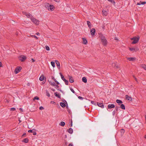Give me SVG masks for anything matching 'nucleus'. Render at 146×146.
Wrapping results in <instances>:
<instances>
[{"mask_svg":"<svg viewBox=\"0 0 146 146\" xmlns=\"http://www.w3.org/2000/svg\"><path fill=\"white\" fill-rule=\"evenodd\" d=\"M78 98L79 99L81 100H82L84 98H83L80 96H79Z\"/></svg>","mask_w":146,"mask_h":146,"instance_id":"09e8293b","label":"nucleus"},{"mask_svg":"<svg viewBox=\"0 0 146 146\" xmlns=\"http://www.w3.org/2000/svg\"><path fill=\"white\" fill-rule=\"evenodd\" d=\"M127 59L129 61H134L136 60V58L135 57H128Z\"/></svg>","mask_w":146,"mask_h":146,"instance_id":"ddd939ff","label":"nucleus"},{"mask_svg":"<svg viewBox=\"0 0 146 146\" xmlns=\"http://www.w3.org/2000/svg\"><path fill=\"white\" fill-rule=\"evenodd\" d=\"M46 95L48 97H50V95L48 92V91L46 90Z\"/></svg>","mask_w":146,"mask_h":146,"instance_id":"473e14b6","label":"nucleus"},{"mask_svg":"<svg viewBox=\"0 0 146 146\" xmlns=\"http://www.w3.org/2000/svg\"><path fill=\"white\" fill-rule=\"evenodd\" d=\"M18 58L21 62H24L26 59L27 57L25 56L21 55L19 56Z\"/></svg>","mask_w":146,"mask_h":146,"instance_id":"20e7f679","label":"nucleus"},{"mask_svg":"<svg viewBox=\"0 0 146 146\" xmlns=\"http://www.w3.org/2000/svg\"><path fill=\"white\" fill-rule=\"evenodd\" d=\"M112 66L113 67H114L116 68H119V66L118 65H117L115 63H113L112 64Z\"/></svg>","mask_w":146,"mask_h":146,"instance_id":"f3484780","label":"nucleus"},{"mask_svg":"<svg viewBox=\"0 0 146 146\" xmlns=\"http://www.w3.org/2000/svg\"><path fill=\"white\" fill-rule=\"evenodd\" d=\"M120 108L123 110H125V105L123 104H122L121 105Z\"/></svg>","mask_w":146,"mask_h":146,"instance_id":"cd10ccee","label":"nucleus"},{"mask_svg":"<svg viewBox=\"0 0 146 146\" xmlns=\"http://www.w3.org/2000/svg\"><path fill=\"white\" fill-rule=\"evenodd\" d=\"M129 50L133 52H136L138 51L139 50V49L137 48H129Z\"/></svg>","mask_w":146,"mask_h":146,"instance_id":"0eeeda50","label":"nucleus"},{"mask_svg":"<svg viewBox=\"0 0 146 146\" xmlns=\"http://www.w3.org/2000/svg\"><path fill=\"white\" fill-rule=\"evenodd\" d=\"M69 126L70 127H71L72 126V120H71V121H70V124Z\"/></svg>","mask_w":146,"mask_h":146,"instance_id":"ea45409f","label":"nucleus"},{"mask_svg":"<svg viewBox=\"0 0 146 146\" xmlns=\"http://www.w3.org/2000/svg\"><path fill=\"white\" fill-rule=\"evenodd\" d=\"M116 113V111L115 110H114L112 112V114L114 116Z\"/></svg>","mask_w":146,"mask_h":146,"instance_id":"79ce46f5","label":"nucleus"},{"mask_svg":"<svg viewBox=\"0 0 146 146\" xmlns=\"http://www.w3.org/2000/svg\"><path fill=\"white\" fill-rule=\"evenodd\" d=\"M51 103L52 104H54V103H55V102H53V101H51Z\"/></svg>","mask_w":146,"mask_h":146,"instance_id":"69168bd1","label":"nucleus"},{"mask_svg":"<svg viewBox=\"0 0 146 146\" xmlns=\"http://www.w3.org/2000/svg\"><path fill=\"white\" fill-rule=\"evenodd\" d=\"M56 64H57V65L58 66V68H60V63L59 62L57 61V60H56Z\"/></svg>","mask_w":146,"mask_h":146,"instance_id":"c756f323","label":"nucleus"},{"mask_svg":"<svg viewBox=\"0 0 146 146\" xmlns=\"http://www.w3.org/2000/svg\"><path fill=\"white\" fill-rule=\"evenodd\" d=\"M82 81L85 83H86L87 82V80L85 77H83L82 78Z\"/></svg>","mask_w":146,"mask_h":146,"instance_id":"a878e982","label":"nucleus"},{"mask_svg":"<svg viewBox=\"0 0 146 146\" xmlns=\"http://www.w3.org/2000/svg\"><path fill=\"white\" fill-rule=\"evenodd\" d=\"M68 133L71 134L73 132V130L72 128H70L68 130Z\"/></svg>","mask_w":146,"mask_h":146,"instance_id":"aec40b11","label":"nucleus"},{"mask_svg":"<svg viewBox=\"0 0 146 146\" xmlns=\"http://www.w3.org/2000/svg\"><path fill=\"white\" fill-rule=\"evenodd\" d=\"M31 60H32V61L33 62H34L35 61V60H34L33 58H32L31 59Z\"/></svg>","mask_w":146,"mask_h":146,"instance_id":"052dcab7","label":"nucleus"},{"mask_svg":"<svg viewBox=\"0 0 146 146\" xmlns=\"http://www.w3.org/2000/svg\"><path fill=\"white\" fill-rule=\"evenodd\" d=\"M2 64L1 62H0V67H2Z\"/></svg>","mask_w":146,"mask_h":146,"instance_id":"0e129e2a","label":"nucleus"},{"mask_svg":"<svg viewBox=\"0 0 146 146\" xmlns=\"http://www.w3.org/2000/svg\"><path fill=\"white\" fill-rule=\"evenodd\" d=\"M69 81L70 82L72 83L74 82V79L71 76H69Z\"/></svg>","mask_w":146,"mask_h":146,"instance_id":"2eb2a0df","label":"nucleus"},{"mask_svg":"<svg viewBox=\"0 0 146 146\" xmlns=\"http://www.w3.org/2000/svg\"><path fill=\"white\" fill-rule=\"evenodd\" d=\"M55 82L57 85H59V83L57 81H56Z\"/></svg>","mask_w":146,"mask_h":146,"instance_id":"5fc2aeb1","label":"nucleus"},{"mask_svg":"<svg viewBox=\"0 0 146 146\" xmlns=\"http://www.w3.org/2000/svg\"><path fill=\"white\" fill-rule=\"evenodd\" d=\"M21 68L22 67L21 66L17 67L14 71V73L15 74H17L21 71Z\"/></svg>","mask_w":146,"mask_h":146,"instance_id":"423d86ee","label":"nucleus"},{"mask_svg":"<svg viewBox=\"0 0 146 146\" xmlns=\"http://www.w3.org/2000/svg\"><path fill=\"white\" fill-rule=\"evenodd\" d=\"M54 95L55 96L57 97L58 98H60V96L59 94L57 92H56L54 93Z\"/></svg>","mask_w":146,"mask_h":146,"instance_id":"b1692460","label":"nucleus"},{"mask_svg":"<svg viewBox=\"0 0 146 146\" xmlns=\"http://www.w3.org/2000/svg\"><path fill=\"white\" fill-rule=\"evenodd\" d=\"M133 77H134V78L135 79V80L137 82V78H136L134 76H133Z\"/></svg>","mask_w":146,"mask_h":146,"instance_id":"603ef678","label":"nucleus"},{"mask_svg":"<svg viewBox=\"0 0 146 146\" xmlns=\"http://www.w3.org/2000/svg\"><path fill=\"white\" fill-rule=\"evenodd\" d=\"M68 146H73V144L72 143H70L69 144Z\"/></svg>","mask_w":146,"mask_h":146,"instance_id":"864d4df0","label":"nucleus"},{"mask_svg":"<svg viewBox=\"0 0 146 146\" xmlns=\"http://www.w3.org/2000/svg\"><path fill=\"white\" fill-rule=\"evenodd\" d=\"M51 64L53 67H55V62L53 61H52L51 62Z\"/></svg>","mask_w":146,"mask_h":146,"instance_id":"72a5a7b5","label":"nucleus"},{"mask_svg":"<svg viewBox=\"0 0 146 146\" xmlns=\"http://www.w3.org/2000/svg\"><path fill=\"white\" fill-rule=\"evenodd\" d=\"M33 100H39V98L37 96H36L35 97H34Z\"/></svg>","mask_w":146,"mask_h":146,"instance_id":"f704fd0d","label":"nucleus"},{"mask_svg":"<svg viewBox=\"0 0 146 146\" xmlns=\"http://www.w3.org/2000/svg\"><path fill=\"white\" fill-rule=\"evenodd\" d=\"M99 37L101 38L102 41L104 45H106L107 44V41L105 36L102 34L100 35Z\"/></svg>","mask_w":146,"mask_h":146,"instance_id":"f03ea898","label":"nucleus"},{"mask_svg":"<svg viewBox=\"0 0 146 146\" xmlns=\"http://www.w3.org/2000/svg\"><path fill=\"white\" fill-rule=\"evenodd\" d=\"M19 110L20 111H23V110L22 108H20Z\"/></svg>","mask_w":146,"mask_h":146,"instance_id":"4d7b16f0","label":"nucleus"},{"mask_svg":"<svg viewBox=\"0 0 146 146\" xmlns=\"http://www.w3.org/2000/svg\"><path fill=\"white\" fill-rule=\"evenodd\" d=\"M91 103L92 104H94L95 105H96V103L94 101H92L91 102Z\"/></svg>","mask_w":146,"mask_h":146,"instance_id":"58836bf2","label":"nucleus"},{"mask_svg":"<svg viewBox=\"0 0 146 146\" xmlns=\"http://www.w3.org/2000/svg\"><path fill=\"white\" fill-rule=\"evenodd\" d=\"M31 20L32 22L36 25H38L39 24V22L38 20L34 17H31Z\"/></svg>","mask_w":146,"mask_h":146,"instance_id":"39448f33","label":"nucleus"},{"mask_svg":"<svg viewBox=\"0 0 146 146\" xmlns=\"http://www.w3.org/2000/svg\"><path fill=\"white\" fill-rule=\"evenodd\" d=\"M51 90H52V91H53V92H54V91H55V89H53V88H52V89H51Z\"/></svg>","mask_w":146,"mask_h":146,"instance_id":"680f3d73","label":"nucleus"},{"mask_svg":"<svg viewBox=\"0 0 146 146\" xmlns=\"http://www.w3.org/2000/svg\"><path fill=\"white\" fill-rule=\"evenodd\" d=\"M65 141V145H67V143L66 141L65 140H64Z\"/></svg>","mask_w":146,"mask_h":146,"instance_id":"6e6d98bb","label":"nucleus"},{"mask_svg":"<svg viewBox=\"0 0 146 146\" xmlns=\"http://www.w3.org/2000/svg\"><path fill=\"white\" fill-rule=\"evenodd\" d=\"M96 32V30L95 29L93 28L91 30L90 33L91 34L92 36H93L95 35V33Z\"/></svg>","mask_w":146,"mask_h":146,"instance_id":"9b49d317","label":"nucleus"},{"mask_svg":"<svg viewBox=\"0 0 146 146\" xmlns=\"http://www.w3.org/2000/svg\"><path fill=\"white\" fill-rule=\"evenodd\" d=\"M45 78V77L43 76V75H42L39 78V80L40 81H43L44 79V78Z\"/></svg>","mask_w":146,"mask_h":146,"instance_id":"bb28decb","label":"nucleus"},{"mask_svg":"<svg viewBox=\"0 0 146 146\" xmlns=\"http://www.w3.org/2000/svg\"><path fill=\"white\" fill-rule=\"evenodd\" d=\"M120 107H118V106H116L115 108V109L116 110V111H117L118 110V109Z\"/></svg>","mask_w":146,"mask_h":146,"instance_id":"c03bdc74","label":"nucleus"},{"mask_svg":"<svg viewBox=\"0 0 146 146\" xmlns=\"http://www.w3.org/2000/svg\"><path fill=\"white\" fill-rule=\"evenodd\" d=\"M65 123L64 122H61L59 124L60 125L62 126H64L65 125Z\"/></svg>","mask_w":146,"mask_h":146,"instance_id":"2f4dec72","label":"nucleus"},{"mask_svg":"<svg viewBox=\"0 0 146 146\" xmlns=\"http://www.w3.org/2000/svg\"><path fill=\"white\" fill-rule=\"evenodd\" d=\"M60 105L62 108H64L65 106V104L63 102H61L60 103Z\"/></svg>","mask_w":146,"mask_h":146,"instance_id":"7c9ffc66","label":"nucleus"},{"mask_svg":"<svg viewBox=\"0 0 146 146\" xmlns=\"http://www.w3.org/2000/svg\"><path fill=\"white\" fill-rule=\"evenodd\" d=\"M49 83L52 86H55L56 85L55 84V83L51 81H48Z\"/></svg>","mask_w":146,"mask_h":146,"instance_id":"c85d7f7f","label":"nucleus"},{"mask_svg":"<svg viewBox=\"0 0 146 146\" xmlns=\"http://www.w3.org/2000/svg\"><path fill=\"white\" fill-rule=\"evenodd\" d=\"M15 110V108H11L10 110L12 111H14Z\"/></svg>","mask_w":146,"mask_h":146,"instance_id":"a19ab883","label":"nucleus"},{"mask_svg":"<svg viewBox=\"0 0 146 146\" xmlns=\"http://www.w3.org/2000/svg\"><path fill=\"white\" fill-rule=\"evenodd\" d=\"M142 68L146 70V65L144 64L142 65Z\"/></svg>","mask_w":146,"mask_h":146,"instance_id":"e433bc0d","label":"nucleus"},{"mask_svg":"<svg viewBox=\"0 0 146 146\" xmlns=\"http://www.w3.org/2000/svg\"><path fill=\"white\" fill-rule=\"evenodd\" d=\"M102 12L103 15H105V16H107V15H108V13L105 10H102Z\"/></svg>","mask_w":146,"mask_h":146,"instance_id":"412c9836","label":"nucleus"},{"mask_svg":"<svg viewBox=\"0 0 146 146\" xmlns=\"http://www.w3.org/2000/svg\"><path fill=\"white\" fill-rule=\"evenodd\" d=\"M61 78L65 82V84L66 85H68V82L64 78V76L63 75H61Z\"/></svg>","mask_w":146,"mask_h":146,"instance_id":"6e6552de","label":"nucleus"},{"mask_svg":"<svg viewBox=\"0 0 146 146\" xmlns=\"http://www.w3.org/2000/svg\"><path fill=\"white\" fill-rule=\"evenodd\" d=\"M44 6L49 11H52L55 9L53 5H50L48 3H45Z\"/></svg>","mask_w":146,"mask_h":146,"instance_id":"f257e3e1","label":"nucleus"},{"mask_svg":"<svg viewBox=\"0 0 146 146\" xmlns=\"http://www.w3.org/2000/svg\"><path fill=\"white\" fill-rule=\"evenodd\" d=\"M126 99L127 100H128L129 101H132V99L131 97L127 95H126L125 96Z\"/></svg>","mask_w":146,"mask_h":146,"instance_id":"4468645a","label":"nucleus"},{"mask_svg":"<svg viewBox=\"0 0 146 146\" xmlns=\"http://www.w3.org/2000/svg\"><path fill=\"white\" fill-rule=\"evenodd\" d=\"M109 1L111 2V3H113L114 4H115V2L113 0H108Z\"/></svg>","mask_w":146,"mask_h":146,"instance_id":"c9c22d12","label":"nucleus"},{"mask_svg":"<svg viewBox=\"0 0 146 146\" xmlns=\"http://www.w3.org/2000/svg\"><path fill=\"white\" fill-rule=\"evenodd\" d=\"M44 109V108L42 106H40L39 108V109L40 110H43Z\"/></svg>","mask_w":146,"mask_h":146,"instance_id":"a18cd8bd","label":"nucleus"},{"mask_svg":"<svg viewBox=\"0 0 146 146\" xmlns=\"http://www.w3.org/2000/svg\"><path fill=\"white\" fill-rule=\"evenodd\" d=\"M146 3L145 1L141 2L140 1L139 3H138L137 4V5H140L141 4L144 5L146 4Z\"/></svg>","mask_w":146,"mask_h":146,"instance_id":"a211bd4d","label":"nucleus"},{"mask_svg":"<svg viewBox=\"0 0 146 146\" xmlns=\"http://www.w3.org/2000/svg\"><path fill=\"white\" fill-rule=\"evenodd\" d=\"M56 87H55V88L57 89L58 88H59V86H58V85H56V86H55Z\"/></svg>","mask_w":146,"mask_h":146,"instance_id":"3c124183","label":"nucleus"},{"mask_svg":"<svg viewBox=\"0 0 146 146\" xmlns=\"http://www.w3.org/2000/svg\"><path fill=\"white\" fill-rule=\"evenodd\" d=\"M33 130L35 131V129H33V130L30 129L28 131V132L29 133H33V135H36V133L35 131H34Z\"/></svg>","mask_w":146,"mask_h":146,"instance_id":"9d476101","label":"nucleus"},{"mask_svg":"<svg viewBox=\"0 0 146 146\" xmlns=\"http://www.w3.org/2000/svg\"><path fill=\"white\" fill-rule=\"evenodd\" d=\"M139 36L137 37H134L133 38L131 39V40L132 41L131 43L132 44H134L137 43L139 41Z\"/></svg>","mask_w":146,"mask_h":146,"instance_id":"7ed1b4c3","label":"nucleus"},{"mask_svg":"<svg viewBox=\"0 0 146 146\" xmlns=\"http://www.w3.org/2000/svg\"><path fill=\"white\" fill-rule=\"evenodd\" d=\"M32 37H34V38H36V39H37L38 38L35 35H32Z\"/></svg>","mask_w":146,"mask_h":146,"instance_id":"de8ad7c7","label":"nucleus"},{"mask_svg":"<svg viewBox=\"0 0 146 146\" xmlns=\"http://www.w3.org/2000/svg\"><path fill=\"white\" fill-rule=\"evenodd\" d=\"M121 133H124V132H125V131L123 129H122L121 130Z\"/></svg>","mask_w":146,"mask_h":146,"instance_id":"37998d69","label":"nucleus"},{"mask_svg":"<svg viewBox=\"0 0 146 146\" xmlns=\"http://www.w3.org/2000/svg\"><path fill=\"white\" fill-rule=\"evenodd\" d=\"M87 25L88 26L89 28L91 29V26L90 22L89 21H87Z\"/></svg>","mask_w":146,"mask_h":146,"instance_id":"393cba45","label":"nucleus"},{"mask_svg":"<svg viewBox=\"0 0 146 146\" xmlns=\"http://www.w3.org/2000/svg\"><path fill=\"white\" fill-rule=\"evenodd\" d=\"M23 15H25L28 18L31 17V15L30 13H28L25 12H23Z\"/></svg>","mask_w":146,"mask_h":146,"instance_id":"1a4fd4ad","label":"nucleus"},{"mask_svg":"<svg viewBox=\"0 0 146 146\" xmlns=\"http://www.w3.org/2000/svg\"><path fill=\"white\" fill-rule=\"evenodd\" d=\"M98 106L100 107H101L102 108H104V106L102 103H99L98 102L97 103Z\"/></svg>","mask_w":146,"mask_h":146,"instance_id":"dca6fc26","label":"nucleus"},{"mask_svg":"<svg viewBox=\"0 0 146 146\" xmlns=\"http://www.w3.org/2000/svg\"><path fill=\"white\" fill-rule=\"evenodd\" d=\"M70 90L73 93H75V92H74V90L72 89V88H70Z\"/></svg>","mask_w":146,"mask_h":146,"instance_id":"49530a36","label":"nucleus"},{"mask_svg":"<svg viewBox=\"0 0 146 146\" xmlns=\"http://www.w3.org/2000/svg\"><path fill=\"white\" fill-rule=\"evenodd\" d=\"M144 138L146 139V135L145 136Z\"/></svg>","mask_w":146,"mask_h":146,"instance_id":"774afa93","label":"nucleus"},{"mask_svg":"<svg viewBox=\"0 0 146 146\" xmlns=\"http://www.w3.org/2000/svg\"><path fill=\"white\" fill-rule=\"evenodd\" d=\"M52 79L54 80L55 82L56 81V79L54 78V77H52Z\"/></svg>","mask_w":146,"mask_h":146,"instance_id":"8fccbe9b","label":"nucleus"},{"mask_svg":"<svg viewBox=\"0 0 146 146\" xmlns=\"http://www.w3.org/2000/svg\"><path fill=\"white\" fill-rule=\"evenodd\" d=\"M36 34L37 35H39L40 34L39 33H36Z\"/></svg>","mask_w":146,"mask_h":146,"instance_id":"e2e57ef3","label":"nucleus"},{"mask_svg":"<svg viewBox=\"0 0 146 146\" xmlns=\"http://www.w3.org/2000/svg\"><path fill=\"white\" fill-rule=\"evenodd\" d=\"M83 42L84 44H86L87 43V41L84 38H83Z\"/></svg>","mask_w":146,"mask_h":146,"instance_id":"5701e85b","label":"nucleus"},{"mask_svg":"<svg viewBox=\"0 0 146 146\" xmlns=\"http://www.w3.org/2000/svg\"><path fill=\"white\" fill-rule=\"evenodd\" d=\"M65 138H66V137H67V135H65Z\"/></svg>","mask_w":146,"mask_h":146,"instance_id":"338daca9","label":"nucleus"},{"mask_svg":"<svg viewBox=\"0 0 146 146\" xmlns=\"http://www.w3.org/2000/svg\"><path fill=\"white\" fill-rule=\"evenodd\" d=\"M115 107V105L113 104H109L108 106V108L110 109L113 108Z\"/></svg>","mask_w":146,"mask_h":146,"instance_id":"f8f14e48","label":"nucleus"},{"mask_svg":"<svg viewBox=\"0 0 146 146\" xmlns=\"http://www.w3.org/2000/svg\"><path fill=\"white\" fill-rule=\"evenodd\" d=\"M116 102L118 103L119 105H120V104L122 103V102L120 100L117 99L116 100Z\"/></svg>","mask_w":146,"mask_h":146,"instance_id":"6ab92c4d","label":"nucleus"},{"mask_svg":"<svg viewBox=\"0 0 146 146\" xmlns=\"http://www.w3.org/2000/svg\"><path fill=\"white\" fill-rule=\"evenodd\" d=\"M45 48L47 50H50V48L49 46H45Z\"/></svg>","mask_w":146,"mask_h":146,"instance_id":"4c0bfd02","label":"nucleus"},{"mask_svg":"<svg viewBox=\"0 0 146 146\" xmlns=\"http://www.w3.org/2000/svg\"><path fill=\"white\" fill-rule=\"evenodd\" d=\"M26 135V133H24L23 135H22V137H23L24 136H25V135Z\"/></svg>","mask_w":146,"mask_h":146,"instance_id":"bf43d9fd","label":"nucleus"},{"mask_svg":"<svg viewBox=\"0 0 146 146\" xmlns=\"http://www.w3.org/2000/svg\"><path fill=\"white\" fill-rule=\"evenodd\" d=\"M115 40H118V39L117 38V37H115Z\"/></svg>","mask_w":146,"mask_h":146,"instance_id":"13d9d810","label":"nucleus"},{"mask_svg":"<svg viewBox=\"0 0 146 146\" xmlns=\"http://www.w3.org/2000/svg\"><path fill=\"white\" fill-rule=\"evenodd\" d=\"M22 141L25 143H27L29 141V139L27 138H25Z\"/></svg>","mask_w":146,"mask_h":146,"instance_id":"4be33fe9","label":"nucleus"}]
</instances>
